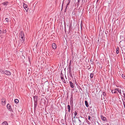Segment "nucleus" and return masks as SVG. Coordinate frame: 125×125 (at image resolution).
Instances as JSON below:
<instances>
[{"label": "nucleus", "mask_w": 125, "mask_h": 125, "mask_svg": "<svg viewBox=\"0 0 125 125\" xmlns=\"http://www.w3.org/2000/svg\"><path fill=\"white\" fill-rule=\"evenodd\" d=\"M19 37L20 40L19 41L20 42L22 43L25 40L24 34L23 31H21L20 33Z\"/></svg>", "instance_id": "obj_1"}, {"label": "nucleus", "mask_w": 125, "mask_h": 125, "mask_svg": "<svg viewBox=\"0 0 125 125\" xmlns=\"http://www.w3.org/2000/svg\"><path fill=\"white\" fill-rule=\"evenodd\" d=\"M5 74L8 75H10L11 73L10 72L8 71H5Z\"/></svg>", "instance_id": "obj_2"}, {"label": "nucleus", "mask_w": 125, "mask_h": 125, "mask_svg": "<svg viewBox=\"0 0 125 125\" xmlns=\"http://www.w3.org/2000/svg\"><path fill=\"white\" fill-rule=\"evenodd\" d=\"M24 8L25 9L26 11L27 12L28 10V8L27 7V6L25 4H23V5Z\"/></svg>", "instance_id": "obj_3"}, {"label": "nucleus", "mask_w": 125, "mask_h": 125, "mask_svg": "<svg viewBox=\"0 0 125 125\" xmlns=\"http://www.w3.org/2000/svg\"><path fill=\"white\" fill-rule=\"evenodd\" d=\"M6 100L5 99H2L1 104L3 105H4L5 104Z\"/></svg>", "instance_id": "obj_4"}, {"label": "nucleus", "mask_w": 125, "mask_h": 125, "mask_svg": "<svg viewBox=\"0 0 125 125\" xmlns=\"http://www.w3.org/2000/svg\"><path fill=\"white\" fill-rule=\"evenodd\" d=\"M52 48L53 49H55L56 48V44L55 43H53L52 44Z\"/></svg>", "instance_id": "obj_5"}, {"label": "nucleus", "mask_w": 125, "mask_h": 125, "mask_svg": "<svg viewBox=\"0 0 125 125\" xmlns=\"http://www.w3.org/2000/svg\"><path fill=\"white\" fill-rule=\"evenodd\" d=\"M101 119L102 120L104 121H106V118L104 117L103 116L101 115Z\"/></svg>", "instance_id": "obj_6"}, {"label": "nucleus", "mask_w": 125, "mask_h": 125, "mask_svg": "<svg viewBox=\"0 0 125 125\" xmlns=\"http://www.w3.org/2000/svg\"><path fill=\"white\" fill-rule=\"evenodd\" d=\"M8 3L9 2L8 1H5L2 3V4H3L4 6H6Z\"/></svg>", "instance_id": "obj_7"}, {"label": "nucleus", "mask_w": 125, "mask_h": 125, "mask_svg": "<svg viewBox=\"0 0 125 125\" xmlns=\"http://www.w3.org/2000/svg\"><path fill=\"white\" fill-rule=\"evenodd\" d=\"M2 125H8V123L6 121H4L2 124Z\"/></svg>", "instance_id": "obj_8"}, {"label": "nucleus", "mask_w": 125, "mask_h": 125, "mask_svg": "<svg viewBox=\"0 0 125 125\" xmlns=\"http://www.w3.org/2000/svg\"><path fill=\"white\" fill-rule=\"evenodd\" d=\"M69 83L71 87L72 88H73L74 87V86L73 83L71 82V81Z\"/></svg>", "instance_id": "obj_9"}, {"label": "nucleus", "mask_w": 125, "mask_h": 125, "mask_svg": "<svg viewBox=\"0 0 125 125\" xmlns=\"http://www.w3.org/2000/svg\"><path fill=\"white\" fill-rule=\"evenodd\" d=\"M117 88L115 89L114 90H113L112 91V92L113 93H117Z\"/></svg>", "instance_id": "obj_10"}, {"label": "nucleus", "mask_w": 125, "mask_h": 125, "mask_svg": "<svg viewBox=\"0 0 125 125\" xmlns=\"http://www.w3.org/2000/svg\"><path fill=\"white\" fill-rule=\"evenodd\" d=\"M117 91L120 94H121V89L119 88H117Z\"/></svg>", "instance_id": "obj_11"}, {"label": "nucleus", "mask_w": 125, "mask_h": 125, "mask_svg": "<svg viewBox=\"0 0 125 125\" xmlns=\"http://www.w3.org/2000/svg\"><path fill=\"white\" fill-rule=\"evenodd\" d=\"M7 108L9 109H10L11 108L10 105L9 104H8L7 105Z\"/></svg>", "instance_id": "obj_12"}, {"label": "nucleus", "mask_w": 125, "mask_h": 125, "mask_svg": "<svg viewBox=\"0 0 125 125\" xmlns=\"http://www.w3.org/2000/svg\"><path fill=\"white\" fill-rule=\"evenodd\" d=\"M85 105H86V106L87 107H88V106H89V105H88V102H87V101H85Z\"/></svg>", "instance_id": "obj_13"}, {"label": "nucleus", "mask_w": 125, "mask_h": 125, "mask_svg": "<svg viewBox=\"0 0 125 125\" xmlns=\"http://www.w3.org/2000/svg\"><path fill=\"white\" fill-rule=\"evenodd\" d=\"M71 0H68V2L67 4L66 7V9L67 8V6L69 4H70V2Z\"/></svg>", "instance_id": "obj_14"}, {"label": "nucleus", "mask_w": 125, "mask_h": 125, "mask_svg": "<svg viewBox=\"0 0 125 125\" xmlns=\"http://www.w3.org/2000/svg\"><path fill=\"white\" fill-rule=\"evenodd\" d=\"M68 111L69 112H70V106L69 105H68Z\"/></svg>", "instance_id": "obj_15"}, {"label": "nucleus", "mask_w": 125, "mask_h": 125, "mask_svg": "<svg viewBox=\"0 0 125 125\" xmlns=\"http://www.w3.org/2000/svg\"><path fill=\"white\" fill-rule=\"evenodd\" d=\"M61 122L62 124H64L65 122L63 119H62L61 120Z\"/></svg>", "instance_id": "obj_16"}, {"label": "nucleus", "mask_w": 125, "mask_h": 125, "mask_svg": "<svg viewBox=\"0 0 125 125\" xmlns=\"http://www.w3.org/2000/svg\"><path fill=\"white\" fill-rule=\"evenodd\" d=\"M19 100L17 99H16L14 100V102L16 103H17L19 102Z\"/></svg>", "instance_id": "obj_17"}, {"label": "nucleus", "mask_w": 125, "mask_h": 125, "mask_svg": "<svg viewBox=\"0 0 125 125\" xmlns=\"http://www.w3.org/2000/svg\"><path fill=\"white\" fill-rule=\"evenodd\" d=\"M0 72L2 74H5V71H2L1 70L0 71Z\"/></svg>", "instance_id": "obj_18"}, {"label": "nucleus", "mask_w": 125, "mask_h": 125, "mask_svg": "<svg viewBox=\"0 0 125 125\" xmlns=\"http://www.w3.org/2000/svg\"><path fill=\"white\" fill-rule=\"evenodd\" d=\"M6 32V29L2 31V33H5Z\"/></svg>", "instance_id": "obj_19"}, {"label": "nucleus", "mask_w": 125, "mask_h": 125, "mask_svg": "<svg viewBox=\"0 0 125 125\" xmlns=\"http://www.w3.org/2000/svg\"><path fill=\"white\" fill-rule=\"evenodd\" d=\"M94 75L93 74V73H91L90 74V77L91 78H92L93 76Z\"/></svg>", "instance_id": "obj_20"}, {"label": "nucleus", "mask_w": 125, "mask_h": 125, "mask_svg": "<svg viewBox=\"0 0 125 125\" xmlns=\"http://www.w3.org/2000/svg\"><path fill=\"white\" fill-rule=\"evenodd\" d=\"M34 101H36L37 99V98L36 97H34Z\"/></svg>", "instance_id": "obj_21"}, {"label": "nucleus", "mask_w": 125, "mask_h": 125, "mask_svg": "<svg viewBox=\"0 0 125 125\" xmlns=\"http://www.w3.org/2000/svg\"><path fill=\"white\" fill-rule=\"evenodd\" d=\"M6 20V21L8 22H9V20L8 19V18H6L5 19Z\"/></svg>", "instance_id": "obj_22"}, {"label": "nucleus", "mask_w": 125, "mask_h": 125, "mask_svg": "<svg viewBox=\"0 0 125 125\" xmlns=\"http://www.w3.org/2000/svg\"><path fill=\"white\" fill-rule=\"evenodd\" d=\"M80 0H78V3H77V5L78 6V5L79 4V3L80 2Z\"/></svg>", "instance_id": "obj_23"}, {"label": "nucleus", "mask_w": 125, "mask_h": 125, "mask_svg": "<svg viewBox=\"0 0 125 125\" xmlns=\"http://www.w3.org/2000/svg\"><path fill=\"white\" fill-rule=\"evenodd\" d=\"M91 117L90 116H88V119L89 120H91L90 119H91Z\"/></svg>", "instance_id": "obj_24"}, {"label": "nucleus", "mask_w": 125, "mask_h": 125, "mask_svg": "<svg viewBox=\"0 0 125 125\" xmlns=\"http://www.w3.org/2000/svg\"><path fill=\"white\" fill-rule=\"evenodd\" d=\"M63 3H64V2H63H63H62V7L63 6Z\"/></svg>", "instance_id": "obj_25"}, {"label": "nucleus", "mask_w": 125, "mask_h": 125, "mask_svg": "<svg viewBox=\"0 0 125 125\" xmlns=\"http://www.w3.org/2000/svg\"><path fill=\"white\" fill-rule=\"evenodd\" d=\"M122 76L124 79H125V76L123 75H122Z\"/></svg>", "instance_id": "obj_26"}, {"label": "nucleus", "mask_w": 125, "mask_h": 125, "mask_svg": "<svg viewBox=\"0 0 125 125\" xmlns=\"http://www.w3.org/2000/svg\"><path fill=\"white\" fill-rule=\"evenodd\" d=\"M77 114V112H75L74 113V115H75V116H76V115Z\"/></svg>", "instance_id": "obj_27"}, {"label": "nucleus", "mask_w": 125, "mask_h": 125, "mask_svg": "<svg viewBox=\"0 0 125 125\" xmlns=\"http://www.w3.org/2000/svg\"><path fill=\"white\" fill-rule=\"evenodd\" d=\"M119 50L117 51L116 50V53L117 54H118L119 53Z\"/></svg>", "instance_id": "obj_28"}, {"label": "nucleus", "mask_w": 125, "mask_h": 125, "mask_svg": "<svg viewBox=\"0 0 125 125\" xmlns=\"http://www.w3.org/2000/svg\"><path fill=\"white\" fill-rule=\"evenodd\" d=\"M2 32V31L1 30H0V34Z\"/></svg>", "instance_id": "obj_29"}, {"label": "nucleus", "mask_w": 125, "mask_h": 125, "mask_svg": "<svg viewBox=\"0 0 125 125\" xmlns=\"http://www.w3.org/2000/svg\"><path fill=\"white\" fill-rule=\"evenodd\" d=\"M116 50L117 51L119 50V48L118 47H117L116 49Z\"/></svg>", "instance_id": "obj_30"}, {"label": "nucleus", "mask_w": 125, "mask_h": 125, "mask_svg": "<svg viewBox=\"0 0 125 125\" xmlns=\"http://www.w3.org/2000/svg\"><path fill=\"white\" fill-rule=\"evenodd\" d=\"M99 0H97L96 1V3H97Z\"/></svg>", "instance_id": "obj_31"}, {"label": "nucleus", "mask_w": 125, "mask_h": 125, "mask_svg": "<svg viewBox=\"0 0 125 125\" xmlns=\"http://www.w3.org/2000/svg\"><path fill=\"white\" fill-rule=\"evenodd\" d=\"M61 78L62 79V80H63V77H61Z\"/></svg>", "instance_id": "obj_32"}, {"label": "nucleus", "mask_w": 125, "mask_h": 125, "mask_svg": "<svg viewBox=\"0 0 125 125\" xmlns=\"http://www.w3.org/2000/svg\"><path fill=\"white\" fill-rule=\"evenodd\" d=\"M124 108H125V104H124Z\"/></svg>", "instance_id": "obj_33"}, {"label": "nucleus", "mask_w": 125, "mask_h": 125, "mask_svg": "<svg viewBox=\"0 0 125 125\" xmlns=\"http://www.w3.org/2000/svg\"><path fill=\"white\" fill-rule=\"evenodd\" d=\"M39 65H39H39H38V66H39Z\"/></svg>", "instance_id": "obj_34"}, {"label": "nucleus", "mask_w": 125, "mask_h": 125, "mask_svg": "<svg viewBox=\"0 0 125 125\" xmlns=\"http://www.w3.org/2000/svg\"><path fill=\"white\" fill-rule=\"evenodd\" d=\"M121 42V41L120 42Z\"/></svg>", "instance_id": "obj_35"}, {"label": "nucleus", "mask_w": 125, "mask_h": 125, "mask_svg": "<svg viewBox=\"0 0 125 125\" xmlns=\"http://www.w3.org/2000/svg\"><path fill=\"white\" fill-rule=\"evenodd\" d=\"M64 80V81H65V80Z\"/></svg>", "instance_id": "obj_36"}, {"label": "nucleus", "mask_w": 125, "mask_h": 125, "mask_svg": "<svg viewBox=\"0 0 125 125\" xmlns=\"http://www.w3.org/2000/svg\"><path fill=\"white\" fill-rule=\"evenodd\" d=\"M64 80V81H65V80Z\"/></svg>", "instance_id": "obj_37"}, {"label": "nucleus", "mask_w": 125, "mask_h": 125, "mask_svg": "<svg viewBox=\"0 0 125 125\" xmlns=\"http://www.w3.org/2000/svg\"><path fill=\"white\" fill-rule=\"evenodd\" d=\"M64 80V81H65V80Z\"/></svg>", "instance_id": "obj_38"}, {"label": "nucleus", "mask_w": 125, "mask_h": 125, "mask_svg": "<svg viewBox=\"0 0 125 125\" xmlns=\"http://www.w3.org/2000/svg\"><path fill=\"white\" fill-rule=\"evenodd\" d=\"M122 41H124L123 40H122Z\"/></svg>", "instance_id": "obj_39"}]
</instances>
